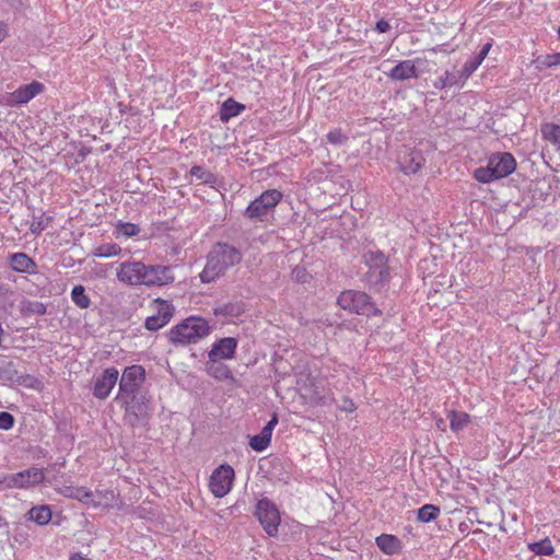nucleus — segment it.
<instances>
[{
    "instance_id": "nucleus-1",
    "label": "nucleus",
    "mask_w": 560,
    "mask_h": 560,
    "mask_svg": "<svg viewBox=\"0 0 560 560\" xmlns=\"http://www.w3.org/2000/svg\"><path fill=\"white\" fill-rule=\"evenodd\" d=\"M117 279L130 285L162 287L174 281L171 267L147 266L141 261H126L117 270Z\"/></svg>"
},
{
    "instance_id": "nucleus-2",
    "label": "nucleus",
    "mask_w": 560,
    "mask_h": 560,
    "mask_svg": "<svg viewBox=\"0 0 560 560\" xmlns=\"http://www.w3.org/2000/svg\"><path fill=\"white\" fill-rule=\"evenodd\" d=\"M145 381V370L141 365L127 366L119 380V389L115 400L126 413L136 416L143 415L145 406L138 399V392Z\"/></svg>"
},
{
    "instance_id": "nucleus-3",
    "label": "nucleus",
    "mask_w": 560,
    "mask_h": 560,
    "mask_svg": "<svg viewBox=\"0 0 560 560\" xmlns=\"http://www.w3.org/2000/svg\"><path fill=\"white\" fill-rule=\"evenodd\" d=\"M242 259L240 250L228 244L218 243L209 254L208 261L200 279L209 283L222 276L230 267L237 265Z\"/></svg>"
},
{
    "instance_id": "nucleus-4",
    "label": "nucleus",
    "mask_w": 560,
    "mask_h": 560,
    "mask_svg": "<svg viewBox=\"0 0 560 560\" xmlns=\"http://www.w3.org/2000/svg\"><path fill=\"white\" fill-rule=\"evenodd\" d=\"M211 331L209 323L198 316H190L173 326L168 334V341L173 345H190L197 343L206 338Z\"/></svg>"
},
{
    "instance_id": "nucleus-5",
    "label": "nucleus",
    "mask_w": 560,
    "mask_h": 560,
    "mask_svg": "<svg viewBox=\"0 0 560 560\" xmlns=\"http://www.w3.org/2000/svg\"><path fill=\"white\" fill-rule=\"evenodd\" d=\"M516 168V161L509 152L492 153L488 158L486 166L477 167L474 171V178L481 184H489L508 177Z\"/></svg>"
},
{
    "instance_id": "nucleus-6",
    "label": "nucleus",
    "mask_w": 560,
    "mask_h": 560,
    "mask_svg": "<svg viewBox=\"0 0 560 560\" xmlns=\"http://www.w3.org/2000/svg\"><path fill=\"white\" fill-rule=\"evenodd\" d=\"M337 304L342 310L352 314L364 315L368 317L382 315V311L375 306L371 296L362 291H342L337 299Z\"/></svg>"
},
{
    "instance_id": "nucleus-7",
    "label": "nucleus",
    "mask_w": 560,
    "mask_h": 560,
    "mask_svg": "<svg viewBox=\"0 0 560 560\" xmlns=\"http://www.w3.org/2000/svg\"><path fill=\"white\" fill-rule=\"evenodd\" d=\"M283 194L278 189H268L254 199L245 209L244 214L250 220H260L280 203Z\"/></svg>"
},
{
    "instance_id": "nucleus-8",
    "label": "nucleus",
    "mask_w": 560,
    "mask_h": 560,
    "mask_svg": "<svg viewBox=\"0 0 560 560\" xmlns=\"http://www.w3.org/2000/svg\"><path fill=\"white\" fill-rule=\"evenodd\" d=\"M255 516L269 537L278 536L281 516L272 501L267 498L259 500L256 504Z\"/></svg>"
},
{
    "instance_id": "nucleus-9",
    "label": "nucleus",
    "mask_w": 560,
    "mask_h": 560,
    "mask_svg": "<svg viewBox=\"0 0 560 560\" xmlns=\"http://www.w3.org/2000/svg\"><path fill=\"white\" fill-rule=\"evenodd\" d=\"M235 471L232 466L224 464L217 467L209 479V490L214 498L225 497L232 489Z\"/></svg>"
},
{
    "instance_id": "nucleus-10",
    "label": "nucleus",
    "mask_w": 560,
    "mask_h": 560,
    "mask_svg": "<svg viewBox=\"0 0 560 560\" xmlns=\"http://www.w3.org/2000/svg\"><path fill=\"white\" fill-rule=\"evenodd\" d=\"M45 480L43 469L32 467L23 471L7 475L0 481L4 488L28 489L42 483Z\"/></svg>"
},
{
    "instance_id": "nucleus-11",
    "label": "nucleus",
    "mask_w": 560,
    "mask_h": 560,
    "mask_svg": "<svg viewBox=\"0 0 560 560\" xmlns=\"http://www.w3.org/2000/svg\"><path fill=\"white\" fill-rule=\"evenodd\" d=\"M154 314L148 316L144 322V327L148 330L156 331L165 327L174 316V306L171 302L163 299H155L153 301Z\"/></svg>"
},
{
    "instance_id": "nucleus-12",
    "label": "nucleus",
    "mask_w": 560,
    "mask_h": 560,
    "mask_svg": "<svg viewBox=\"0 0 560 560\" xmlns=\"http://www.w3.org/2000/svg\"><path fill=\"white\" fill-rule=\"evenodd\" d=\"M43 91L44 85L38 81H33L28 84L21 85L14 92L7 93L5 95H3L2 102L7 106H21L28 103Z\"/></svg>"
},
{
    "instance_id": "nucleus-13",
    "label": "nucleus",
    "mask_w": 560,
    "mask_h": 560,
    "mask_svg": "<svg viewBox=\"0 0 560 560\" xmlns=\"http://www.w3.org/2000/svg\"><path fill=\"white\" fill-rule=\"evenodd\" d=\"M119 372L116 368H107L94 377L92 393L98 399H106L117 384Z\"/></svg>"
},
{
    "instance_id": "nucleus-14",
    "label": "nucleus",
    "mask_w": 560,
    "mask_h": 560,
    "mask_svg": "<svg viewBox=\"0 0 560 560\" xmlns=\"http://www.w3.org/2000/svg\"><path fill=\"white\" fill-rule=\"evenodd\" d=\"M8 266L19 273H37L36 262L25 253H12L7 257Z\"/></svg>"
},
{
    "instance_id": "nucleus-15",
    "label": "nucleus",
    "mask_w": 560,
    "mask_h": 560,
    "mask_svg": "<svg viewBox=\"0 0 560 560\" xmlns=\"http://www.w3.org/2000/svg\"><path fill=\"white\" fill-rule=\"evenodd\" d=\"M278 424V416L273 413L268 423L262 428L261 432L249 439V446L256 452L265 451L271 442L272 431Z\"/></svg>"
},
{
    "instance_id": "nucleus-16",
    "label": "nucleus",
    "mask_w": 560,
    "mask_h": 560,
    "mask_svg": "<svg viewBox=\"0 0 560 560\" xmlns=\"http://www.w3.org/2000/svg\"><path fill=\"white\" fill-rule=\"evenodd\" d=\"M237 347V341L235 338L226 337L222 338L215 343H213L211 350L209 351V359H225L230 360L233 359L235 355Z\"/></svg>"
},
{
    "instance_id": "nucleus-17",
    "label": "nucleus",
    "mask_w": 560,
    "mask_h": 560,
    "mask_svg": "<svg viewBox=\"0 0 560 560\" xmlns=\"http://www.w3.org/2000/svg\"><path fill=\"white\" fill-rule=\"evenodd\" d=\"M387 75L393 81H405L408 79H417L419 73L416 67V61L407 59L399 61L393 69H390Z\"/></svg>"
},
{
    "instance_id": "nucleus-18",
    "label": "nucleus",
    "mask_w": 560,
    "mask_h": 560,
    "mask_svg": "<svg viewBox=\"0 0 560 560\" xmlns=\"http://www.w3.org/2000/svg\"><path fill=\"white\" fill-rule=\"evenodd\" d=\"M364 260L370 271L376 273L380 279H384L388 276L387 258L383 253L378 250L369 252L364 255Z\"/></svg>"
},
{
    "instance_id": "nucleus-19",
    "label": "nucleus",
    "mask_w": 560,
    "mask_h": 560,
    "mask_svg": "<svg viewBox=\"0 0 560 560\" xmlns=\"http://www.w3.org/2000/svg\"><path fill=\"white\" fill-rule=\"evenodd\" d=\"M206 372L217 381H228L234 378L229 366L219 362V360L215 358L208 360L206 363Z\"/></svg>"
},
{
    "instance_id": "nucleus-20",
    "label": "nucleus",
    "mask_w": 560,
    "mask_h": 560,
    "mask_svg": "<svg viewBox=\"0 0 560 560\" xmlns=\"http://www.w3.org/2000/svg\"><path fill=\"white\" fill-rule=\"evenodd\" d=\"M450 428L454 433H458L471 423V417L465 411L451 410L447 412Z\"/></svg>"
},
{
    "instance_id": "nucleus-21",
    "label": "nucleus",
    "mask_w": 560,
    "mask_h": 560,
    "mask_svg": "<svg viewBox=\"0 0 560 560\" xmlns=\"http://www.w3.org/2000/svg\"><path fill=\"white\" fill-rule=\"evenodd\" d=\"M244 109L245 106L243 104L236 102L232 97H229L222 103L220 110V119L221 121L226 122L231 118L238 116Z\"/></svg>"
},
{
    "instance_id": "nucleus-22",
    "label": "nucleus",
    "mask_w": 560,
    "mask_h": 560,
    "mask_svg": "<svg viewBox=\"0 0 560 560\" xmlns=\"http://www.w3.org/2000/svg\"><path fill=\"white\" fill-rule=\"evenodd\" d=\"M377 547L386 555H395L399 552L401 548L400 540L394 536L388 534H382L376 538Z\"/></svg>"
},
{
    "instance_id": "nucleus-23",
    "label": "nucleus",
    "mask_w": 560,
    "mask_h": 560,
    "mask_svg": "<svg viewBox=\"0 0 560 560\" xmlns=\"http://www.w3.org/2000/svg\"><path fill=\"white\" fill-rule=\"evenodd\" d=\"M118 494L114 490L95 491L92 500V506L108 509L116 504Z\"/></svg>"
},
{
    "instance_id": "nucleus-24",
    "label": "nucleus",
    "mask_w": 560,
    "mask_h": 560,
    "mask_svg": "<svg viewBox=\"0 0 560 560\" xmlns=\"http://www.w3.org/2000/svg\"><path fill=\"white\" fill-rule=\"evenodd\" d=\"M532 65L538 71L560 66V52L537 56L532 60Z\"/></svg>"
},
{
    "instance_id": "nucleus-25",
    "label": "nucleus",
    "mask_w": 560,
    "mask_h": 560,
    "mask_svg": "<svg viewBox=\"0 0 560 560\" xmlns=\"http://www.w3.org/2000/svg\"><path fill=\"white\" fill-rule=\"evenodd\" d=\"M28 516L37 525H46L51 520V511L48 505L34 506L28 511Z\"/></svg>"
},
{
    "instance_id": "nucleus-26",
    "label": "nucleus",
    "mask_w": 560,
    "mask_h": 560,
    "mask_svg": "<svg viewBox=\"0 0 560 560\" xmlns=\"http://www.w3.org/2000/svg\"><path fill=\"white\" fill-rule=\"evenodd\" d=\"M541 135L546 141L551 142L560 149V125L546 122L541 125Z\"/></svg>"
},
{
    "instance_id": "nucleus-27",
    "label": "nucleus",
    "mask_w": 560,
    "mask_h": 560,
    "mask_svg": "<svg viewBox=\"0 0 560 560\" xmlns=\"http://www.w3.org/2000/svg\"><path fill=\"white\" fill-rule=\"evenodd\" d=\"M528 550L534 552L536 556H552L555 553V547L550 538L546 537L540 541L530 542L527 545Z\"/></svg>"
},
{
    "instance_id": "nucleus-28",
    "label": "nucleus",
    "mask_w": 560,
    "mask_h": 560,
    "mask_svg": "<svg viewBox=\"0 0 560 560\" xmlns=\"http://www.w3.org/2000/svg\"><path fill=\"white\" fill-rule=\"evenodd\" d=\"M440 508L434 504H424L422 508L418 510L417 518L422 523H429L434 521L440 515Z\"/></svg>"
},
{
    "instance_id": "nucleus-29",
    "label": "nucleus",
    "mask_w": 560,
    "mask_h": 560,
    "mask_svg": "<svg viewBox=\"0 0 560 560\" xmlns=\"http://www.w3.org/2000/svg\"><path fill=\"white\" fill-rule=\"evenodd\" d=\"M424 159L420 154H411L408 163H401L400 171L406 175L418 173L423 166Z\"/></svg>"
},
{
    "instance_id": "nucleus-30",
    "label": "nucleus",
    "mask_w": 560,
    "mask_h": 560,
    "mask_svg": "<svg viewBox=\"0 0 560 560\" xmlns=\"http://www.w3.org/2000/svg\"><path fill=\"white\" fill-rule=\"evenodd\" d=\"M140 233V228L131 222H118V224L115 226L114 234L116 237L124 236V237H133L137 236Z\"/></svg>"
},
{
    "instance_id": "nucleus-31",
    "label": "nucleus",
    "mask_w": 560,
    "mask_h": 560,
    "mask_svg": "<svg viewBox=\"0 0 560 560\" xmlns=\"http://www.w3.org/2000/svg\"><path fill=\"white\" fill-rule=\"evenodd\" d=\"M120 250H121V248L119 245H117L115 243H107V244H102V245L97 246L94 249L93 255L95 257L109 258V257L117 256L120 253Z\"/></svg>"
},
{
    "instance_id": "nucleus-32",
    "label": "nucleus",
    "mask_w": 560,
    "mask_h": 560,
    "mask_svg": "<svg viewBox=\"0 0 560 560\" xmlns=\"http://www.w3.org/2000/svg\"><path fill=\"white\" fill-rule=\"evenodd\" d=\"M72 301L81 308H88L90 306L91 301L85 294L83 285H75L72 288Z\"/></svg>"
},
{
    "instance_id": "nucleus-33",
    "label": "nucleus",
    "mask_w": 560,
    "mask_h": 560,
    "mask_svg": "<svg viewBox=\"0 0 560 560\" xmlns=\"http://www.w3.org/2000/svg\"><path fill=\"white\" fill-rule=\"evenodd\" d=\"M462 80L457 78L454 73L446 71L443 75H441L435 82L434 86L436 89H445L457 85Z\"/></svg>"
},
{
    "instance_id": "nucleus-34",
    "label": "nucleus",
    "mask_w": 560,
    "mask_h": 560,
    "mask_svg": "<svg viewBox=\"0 0 560 560\" xmlns=\"http://www.w3.org/2000/svg\"><path fill=\"white\" fill-rule=\"evenodd\" d=\"M21 310L26 314H44L46 307L38 301H23Z\"/></svg>"
},
{
    "instance_id": "nucleus-35",
    "label": "nucleus",
    "mask_w": 560,
    "mask_h": 560,
    "mask_svg": "<svg viewBox=\"0 0 560 560\" xmlns=\"http://www.w3.org/2000/svg\"><path fill=\"white\" fill-rule=\"evenodd\" d=\"M482 62L477 59L476 57L467 61L462 70V73L459 75V79L462 80V84L480 67Z\"/></svg>"
},
{
    "instance_id": "nucleus-36",
    "label": "nucleus",
    "mask_w": 560,
    "mask_h": 560,
    "mask_svg": "<svg viewBox=\"0 0 560 560\" xmlns=\"http://www.w3.org/2000/svg\"><path fill=\"white\" fill-rule=\"evenodd\" d=\"M16 376V371L13 369L11 362L1 361L0 362V380L2 381H13Z\"/></svg>"
},
{
    "instance_id": "nucleus-37",
    "label": "nucleus",
    "mask_w": 560,
    "mask_h": 560,
    "mask_svg": "<svg viewBox=\"0 0 560 560\" xmlns=\"http://www.w3.org/2000/svg\"><path fill=\"white\" fill-rule=\"evenodd\" d=\"M327 141L331 144L339 145L345 143L348 140V137L343 133L340 128L331 129L326 135Z\"/></svg>"
},
{
    "instance_id": "nucleus-38",
    "label": "nucleus",
    "mask_w": 560,
    "mask_h": 560,
    "mask_svg": "<svg viewBox=\"0 0 560 560\" xmlns=\"http://www.w3.org/2000/svg\"><path fill=\"white\" fill-rule=\"evenodd\" d=\"M94 497L93 491H89L84 488H77L74 491H72V498L77 499L80 502H83L84 504L92 505V500Z\"/></svg>"
},
{
    "instance_id": "nucleus-39",
    "label": "nucleus",
    "mask_w": 560,
    "mask_h": 560,
    "mask_svg": "<svg viewBox=\"0 0 560 560\" xmlns=\"http://www.w3.org/2000/svg\"><path fill=\"white\" fill-rule=\"evenodd\" d=\"M14 425V417L7 411H0V429L10 430Z\"/></svg>"
},
{
    "instance_id": "nucleus-40",
    "label": "nucleus",
    "mask_w": 560,
    "mask_h": 560,
    "mask_svg": "<svg viewBox=\"0 0 560 560\" xmlns=\"http://www.w3.org/2000/svg\"><path fill=\"white\" fill-rule=\"evenodd\" d=\"M190 174L205 182H208L209 177L211 176V174L201 166H192Z\"/></svg>"
},
{
    "instance_id": "nucleus-41",
    "label": "nucleus",
    "mask_w": 560,
    "mask_h": 560,
    "mask_svg": "<svg viewBox=\"0 0 560 560\" xmlns=\"http://www.w3.org/2000/svg\"><path fill=\"white\" fill-rule=\"evenodd\" d=\"M342 410L352 413L357 410V406L351 398H345Z\"/></svg>"
},
{
    "instance_id": "nucleus-42",
    "label": "nucleus",
    "mask_w": 560,
    "mask_h": 560,
    "mask_svg": "<svg viewBox=\"0 0 560 560\" xmlns=\"http://www.w3.org/2000/svg\"><path fill=\"white\" fill-rule=\"evenodd\" d=\"M491 47H492L491 43H487L486 45H483V47L479 51L478 56H476V58L482 62L486 59V57L488 56Z\"/></svg>"
},
{
    "instance_id": "nucleus-43",
    "label": "nucleus",
    "mask_w": 560,
    "mask_h": 560,
    "mask_svg": "<svg viewBox=\"0 0 560 560\" xmlns=\"http://www.w3.org/2000/svg\"><path fill=\"white\" fill-rule=\"evenodd\" d=\"M293 276L299 281H305V278L307 277V272H306L305 268L296 267L293 270Z\"/></svg>"
},
{
    "instance_id": "nucleus-44",
    "label": "nucleus",
    "mask_w": 560,
    "mask_h": 560,
    "mask_svg": "<svg viewBox=\"0 0 560 560\" xmlns=\"http://www.w3.org/2000/svg\"><path fill=\"white\" fill-rule=\"evenodd\" d=\"M389 23L385 20H381L376 23V30L380 33H386L389 30Z\"/></svg>"
},
{
    "instance_id": "nucleus-45",
    "label": "nucleus",
    "mask_w": 560,
    "mask_h": 560,
    "mask_svg": "<svg viewBox=\"0 0 560 560\" xmlns=\"http://www.w3.org/2000/svg\"><path fill=\"white\" fill-rule=\"evenodd\" d=\"M7 33V25L3 22H0V43L5 38Z\"/></svg>"
},
{
    "instance_id": "nucleus-46",
    "label": "nucleus",
    "mask_w": 560,
    "mask_h": 560,
    "mask_svg": "<svg viewBox=\"0 0 560 560\" xmlns=\"http://www.w3.org/2000/svg\"><path fill=\"white\" fill-rule=\"evenodd\" d=\"M42 230H43V226L40 225V223H37V224H35L34 222L32 223L31 231L33 233H39Z\"/></svg>"
},
{
    "instance_id": "nucleus-47",
    "label": "nucleus",
    "mask_w": 560,
    "mask_h": 560,
    "mask_svg": "<svg viewBox=\"0 0 560 560\" xmlns=\"http://www.w3.org/2000/svg\"><path fill=\"white\" fill-rule=\"evenodd\" d=\"M443 423H444L443 419H440V420L438 421V427L442 425Z\"/></svg>"
},
{
    "instance_id": "nucleus-48",
    "label": "nucleus",
    "mask_w": 560,
    "mask_h": 560,
    "mask_svg": "<svg viewBox=\"0 0 560 560\" xmlns=\"http://www.w3.org/2000/svg\"><path fill=\"white\" fill-rule=\"evenodd\" d=\"M558 35H559V38H560V26H559V30H558Z\"/></svg>"
}]
</instances>
